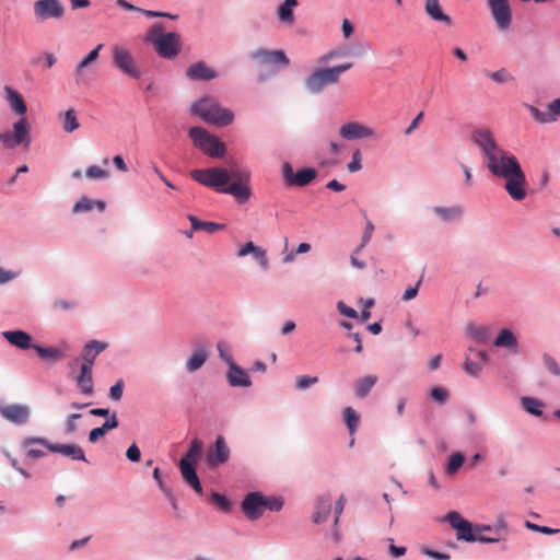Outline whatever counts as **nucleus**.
<instances>
[{
    "instance_id": "nucleus-1",
    "label": "nucleus",
    "mask_w": 560,
    "mask_h": 560,
    "mask_svg": "<svg viewBox=\"0 0 560 560\" xmlns=\"http://www.w3.org/2000/svg\"><path fill=\"white\" fill-rule=\"evenodd\" d=\"M471 140L478 145L487 161L489 172L505 179L504 189L515 201L526 198V176L515 155L503 150L489 129H476Z\"/></svg>"
},
{
    "instance_id": "nucleus-2",
    "label": "nucleus",
    "mask_w": 560,
    "mask_h": 560,
    "mask_svg": "<svg viewBox=\"0 0 560 560\" xmlns=\"http://www.w3.org/2000/svg\"><path fill=\"white\" fill-rule=\"evenodd\" d=\"M5 91L8 93V100L12 109L20 115H24L27 110V107L22 95L10 88H5ZM0 140L3 143V147L7 149H13L20 144H22L24 148H28L31 143V137L26 118L22 116L16 122H14L12 132L5 131L0 133Z\"/></svg>"
},
{
    "instance_id": "nucleus-3",
    "label": "nucleus",
    "mask_w": 560,
    "mask_h": 560,
    "mask_svg": "<svg viewBox=\"0 0 560 560\" xmlns=\"http://www.w3.org/2000/svg\"><path fill=\"white\" fill-rule=\"evenodd\" d=\"M191 112L203 121L219 127H225L234 120L232 110L222 107L212 97H203L191 106Z\"/></svg>"
},
{
    "instance_id": "nucleus-4",
    "label": "nucleus",
    "mask_w": 560,
    "mask_h": 560,
    "mask_svg": "<svg viewBox=\"0 0 560 560\" xmlns=\"http://www.w3.org/2000/svg\"><path fill=\"white\" fill-rule=\"evenodd\" d=\"M147 39L153 46L160 57L173 59L180 51V37L177 33H163L161 23L154 24L147 34Z\"/></svg>"
},
{
    "instance_id": "nucleus-5",
    "label": "nucleus",
    "mask_w": 560,
    "mask_h": 560,
    "mask_svg": "<svg viewBox=\"0 0 560 560\" xmlns=\"http://www.w3.org/2000/svg\"><path fill=\"white\" fill-rule=\"evenodd\" d=\"M351 67L352 63H343L332 68L316 69L305 79V85L312 93H319L327 85L337 83L341 73Z\"/></svg>"
},
{
    "instance_id": "nucleus-6",
    "label": "nucleus",
    "mask_w": 560,
    "mask_h": 560,
    "mask_svg": "<svg viewBox=\"0 0 560 560\" xmlns=\"http://www.w3.org/2000/svg\"><path fill=\"white\" fill-rule=\"evenodd\" d=\"M189 137L197 148L211 158H221L225 154V144L202 127H191Z\"/></svg>"
},
{
    "instance_id": "nucleus-7",
    "label": "nucleus",
    "mask_w": 560,
    "mask_h": 560,
    "mask_svg": "<svg viewBox=\"0 0 560 560\" xmlns=\"http://www.w3.org/2000/svg\"><path fill=\"white\" fill-rule=\"evenodd\" d=\"M194 180L199 184L214 188L221 192V189L228 185L231 179V173L228 170L221 167H210L205 170H194L190 173Z\"/></svg>"
},
{
    "instance_id": "nucleus-8",
    "label": "nucleus",
    "mask_w": 560,
    "mask_h": 560,
    "mask_svg": "<svg viewBox=\"0 0 560 560\" xmlns=\"http://www.w3.org/2000/svg\"><path fill=\"white\" fill-rule=\"evenodd\" d=\"M249 173L244 170H233L231 172V178L234 182L221 189V192L232 195L240 203L246 202L250 196L252 190L248 185L249 183Z\"/></svg>"
},
{
    "instance_id": "nucleus-9",
    "label": "nucleus",
    "mask_w": 560,
    "mask_h": 560,
    "mask_svg": "<svg viewBox=\"0 0 560 560\" xmlns=\"http://www.w3.org/2000/svg\"><path fill=\"white\" fill-rule=\"evenodd\" d=\"M112 57L115 67L124 74L132 79H139L141 77V72L137 67L131 52L127 48L113 46Z\"/></svg>"
},
{
    "instance_id": "nucleus-10",
    "label": "nucleus",
    "mask_w": 560,
    "mask_h": 560,
    "mask_svg": "<svg viewBox=\"0 0 560 560\" xmlns=\"http://www.w3.org/2000/svg\"><path fill=\"white\" fill-rule=\"evenodd\" d=\"M108 347V343L100 340H92L88 342L81 352L80 358H75L69 362V366L73 370L77 366L93 368L96 357Z\"/></svg>"
},
{
    "instance_id": "nucleus-11",
    "label": "nucleus",
    "mask_w": 560,
    "mask_h": 560,
    "mask_svg": "<svg viewBox=\"0 0 560 560\" xmlns=\"http://www.w3.org/2000/svg\"><path fill=\"white\" fill-rule=\"evenodd\" d=\"M282 175L287 185L304 187L316 177V171L312 167H304L294 174L292 165L284 163L282 166Z\"/></svg>"
},
{
    "instance_id": "nucleus-12",
    "label": "nucleus",
    "mask_w": 560,
    "mask_h": 560,
    "mask_svg": "<svg viewBox=\"0 0 560 560\" xmlns=\"http://www.w3.org/2000/svg\"><path fill=\"white\" fill-rule=\"evenodd\" d=\"M493 20L501 31H505L512 23V10L508 0H488Z\"/></svg>"
},
{
    "instance_id": "nucleus-13",
    "label": "nucleus",
    "mask_w": 560,
    "mask_h": 560,
    "mask_svg": "<svg viewBox=\"0 0 560 560\" xmlns=\"http://www.w3.org/2000/svg\"><path fill=\"white\" fill-rule=\"evenodd\" d=\"M230 458V448L222 435H218L215 442L207 452L206 462L210 468L218 467L226 463Z\"/></svg>"
},
{
    "instance_id": "nucleus-14",
    "label": "nucleus",
    "mask_w": 560,
    "mask_h": 560,
    "mask_svg": "<svg viewBox=\"0 0 560 560\" xmlns=\"http://www.w3.org/2000/svg\"><path fill=\"white\" fill-rule=\"evenodd\" d=\"M249 57L258 66L282 65V66L287 67L290 62L283 50H268V49L259 48V49L252 51Z\"/></svg>"
},
{
    "instance_id": "nucleus-15",
    "label": "nucleus",
    "mask_w": 560,
    "mask_h": 560,
    "mask_svg": "<svg viewBox=\"0 0 560 560\" xmlns=\"http://www.w3.org/2000/svg\"><path fill=\"white\" fill-rule=\"evenodd\" d=\"M65 9L59 0H37L34 3V13L40 21L47 19H59L63 15Z\"/></svg>"
},
{
    "instance_id": "nucleus-16",
    "label": "nucleus",
    "mask_w": 560,
    "mask_h": 560,
    "mask_svg": "<svg viewBox=\"0 0 560 560\" xmlns=\"http://www.w3.org/2000/svg\"><path fill=\"white\" fill-rule=\"evenodd\" d=\"M265 497L259 492L248 493L242 502L243 513L252 521L259 518L265 511Z\"/></svg>"
},
{
    "instance_id": "nucleus-17",
    "label": "nucleus",
    "mask_w": 560,
    "mask_h": 560,
    "mask_svg": "<svg viewBox=\"0 0 560 560\" xmlns=\"http://www.w3.org/2000/svg\"><path fill=\"white\" fill-rule=\"evenodd\" d=\"M0 415L9 422L24 424L30 418V408L24 405H0Z\"/></svg>"
},
{
    "instance_id": "nucleus-18",
    "label": "nucleus",
    "mask_w": 560,
    "mask_h": 560,
    "mask_svg": "<svg viewBox=\"0 0 560 560\" xmlns=\"http://www.w3.org/2000/svg\"><path fill=\"white\" fill-rule=\"evenodd\" d=\"M339 135L346 140L372 138L375 129L360 122H348L340 127Z\"/></svg>"
},
{
    "instance_id": "nucleus-19",
    "label": "nucleus",
    "mask_w": 560,
    "mask_h": 560,
    "mask_svg": "<svg viewBox=\"0 0 560 560\" xmlns=\"http://www.w3.org/2000/svg\"><path fill=\"white\" fill-rule=\"evenodd\" d=\"M457 539L465 541H479V542H497L498 538L485 537L480 534H476L472 529V525L467 521L456 525Z\"/></svg>"
},
{
    "instance_id": "nucleus-20",
    "label": "nucleus",
    "mask_w": 560,
    "mask_h": 560,
    "mask_svg": "<svg viewBox=\"0 0 560 560\" xmlns=\"http://www.w3.org/2000/svg\"><path fill=\"white\" fill-rule=\"evenodd\" d=\"M196 464L187 460H179L178 467L184 481L189 485L197 493H202V487L196 472Z\"/></svg>"
},
{
    "instance_id": "nucleus-21",
    "label": "nucleus",
    "mask_w": 560,
    "mask_h": 560,
    "mask_svg": "<svg viewBox=\"0 0 560 560\" xmlns=\"http://www.w3.org/2000/svg\"><path fill=\"white\" fill-rule=\"evenodd\" d=\"M22 445L25 448L26 456L36 459L45 455V451L36 447V445L44 446L49 451V445H51V443L43 438H26L22 442Z\"/></svg>"
},
{
    "instance_id": "nucleus-22",
    "label": "nucleus",
    "mask_w": 560,
    "mask_h": 560,
    "mask_svg": "<svg viewBox=\"0 0 560 560\" xmlns=\"http://www.w3.org/2000/svg\"><path fill=\"white\" fill-rule=\"evenodd\" d=\"M80 392L85 396H92L94 393V384L92 377V369L89 366H80V373L74 376Z\"/></svg>"
},
{
    "instance_id": "nucleus-23",
    "label": "nucleus",
    "mask_w": 560,
    "mask_h": 560,
    "mask_svg": "<svg viewBox=\"0 0 560 560\" xmlns=\"http://www.w3.org/2000/svg\"><path fill=\"white\" fill-rule=\"evenodd\" d=\"M424 11L435 22H441L448 26L453 23L451 16L443 12L440 0H425Z\"/></svg>"
},
{
    "instance_id": "nucleus-24",
    "label": "nucleus",
    "mask_w": 560,
    "mask_h": 560,
    "mask_svg": "<svg viewBox=\"0 0 560 560\" xmlns=\"http://www.w3.org/2000/svg\"><path fill=\"white\" fill-rule=\"evenodd\" d=\"M331 510V497L325 494L318 498L315 504V512L312 520L315 524L324 523L328 520Z\"/></svg>"
},
{
    "instance_id": "nucleus-25",
    "label": "nucleus",
    "mask_w": 560,
    "mask_h": 560,
    "mask_svg": "<svg viewBox=\"0 0 560 560\" xmlns=\"http://www.w3.org/2000/svg\"><path fill=\"white\" fill-rule=\"evenodd\" d=\"M2 336L12 345L19 349L26 350L33 348L32 337L23 330H8L3 331Z\"/></svg>"
},
{
    "instance_id": "nucleus-26",
    "label": "nucleus",
    "mask_w": 560,
    "mask_h": 560,
    "mask_svg": "<svg viewBox=\"0 0 560 560\" xmlns=\"http://www.w3.org/2000/svg\"><path fill=\"white\" fill-rule=\"evenodd\" d=\"M49 451L52 453H59L65 456H69L74 460L86 462L83 450L74 444H52L49 445Z\"/></svg>"
},
{
    "instance_id": "nucleus-27",
    "label": "nucleus",
    "mask_w": 560,
    "mask_h": 560,
    "mask_svg": "<svg viewBox=\"0 0 560 560\" xmlns=\"http://www.w3.org/2000/svg\"><path fill=\"white\" fill-rule=\"evenodd\" d=\"M187 77L191 80H212L215 78V72L207 67V65L203 61H198L196 63H192L190 67H188Z\"/></svg>"
},
{
    "instance_id": "nucleus-28",
    "label": "nucleus",
    "mask_w": 560,
    "mask_h": 560,
    "mask_svg": "<svg viewBox=\"0 0 560 560\" xmlns=\"http://www.w3.org/2000/svg\"><path fill=\"white\" fill-rule=\"evenodd\" d=\"M228 380L231 386L237 387H248L250 386V380L246 372L238 368L235 363H231L229 373H228Z\"/></svg>"
},
{
    "instance_id": "nucleus-29",
    "label": "nucleus",
    "mask_w": 560,
    "mask_h": 560,
    "mask_svg": "<svg viewBox=\"0 0 560 560\" xmlns=\"http://www.w3.org/2000/svg\"><path fill=\"white\" fill-rule=\"evenodd\" d=\"M208 359V351L205 346H198L186 363L188 372H195L199 370Z\"/></svg>"
},
{
    "instance_id": "nucleus-30",
    "label": "nucleus",
    "mask_w": 560,
    "mask_h": 560,
    "mask_svg": "<svg viewBox=\"0 0 560 560\" xmlns=\"http://www.w3.org/2000/svg\"><path fill=\"white\" fill-rule=\"evenodd\" d=\"M377 382V376L366 375L354 383V393L358 398H364Z\"/></svg>"
},
{
    "instance_id": "nucleus-31",
    "label": "nucleus",
    "mask_w": 560,
    "mask_h": 560,
    "mask_svg": "<svg viewBox=\"0 0 560 560\" xmlns=\"http://www.w3.org/2000/svg\"><path fill=\"white\" fill-rule=\"evenodd\" d=\"M192 231H206L210 234L215 233L224 228L223 224L215 222L201 221L195 215H188Z\"/></svg>"
},
{
    "instance_id": "nucleus-32",
    "label": "nucleus",
    "mask_w": 560,
    "mask_h": 560,
    "mask_svg": "<svg viewBox=\"0 0 560 560\" xmlns=\"http://www.w3.org/2000/svg\"><path fill=\"white\" fill-rule=\"evenodd\" d=\"M298 4V0H284L279 7L277 15L280 22L292 24L294 22L293 8Z\"/></svg>"
},
{
    "instance_id": "nucleus-33",
    "label": "nucleus",
    "mask_w": 560,
    "mask_h": 560,
    "mask_svg": "<svg viewBox=\"0 0 560 560\" xmlns=\"http://www.w3.org/2000/svg\"><path fill=\"white\" fill-rule=\"evenodd\" d=\"M33 349L42 359H48L50 361H59L65 357V352L62 350L54 347H42L39 345H34Z\"/></svg>"
},
{
    "instance_id": "nucleus-34",
    "label": "nucleus",
    "mask_w": 560,
    "mask_h": 560,
    "mask_svg": "<svg viewBox=\"0 0 560 560\" xmlns=\"http://www.w3.org/2000/svg\"><path fill=\"white\" fill-rule=\"evenodd\" d=\"M493 345L499 348H515L517 340L510 329H502L494 339Z\"/></svg>"
},
{
    "instance_id": "nucleus-35",
    "label": "nucleus",
    "mask_w": 560,
    "mask_h": 560,
    "mask_svg": "<svg viewBox=\"0 0 560 560\" xmlns=\"http://www.w3.org/2000/svg\"><path fill=\"white\" fill-rule=\"evenodd\" d=\"M202 441L199 439H194L190 442L189 448L187 453L182 457L180 460H187L188 463L197 464L202 453Z\"/></svg>"
},
{
    "instance_id": "nucleus-36",
    "label": "nucleus",
    "mask_w": 560,
    "mask_h": 560,
    "mask_svg": "<svg viewBox=\"0 0 560 560\" xmlns=\"http://www.w3.org/2000/svg\"><path fill=\"white\" fill-rule=\"evenodd\" d=\"M343 419L349 433L351 435L354 434L360 423V416L352 407H346L343 409Z\"/></svg>"
},
{
    "instance_id": "nucleus-37",
    "label": "nucleus",
    "mask_w": 560,
    "mask_h": 560,
    "mask_svg": "<svg viewBox=\"0 0 560 560\" xmlns=\"http://www.w3.org/2000/svg\"><path fill=\"white\" fill-rule=\"evenodd\" d=\"M466 331L477 342H486L489 338V328L486 326L470 324Z\"/></svg>"
},
{
    "instance_id": "nucleus-38",
    "label": "nucleus",
    "mask_w": 560,
    "mask_h": 560,
    "mask_svg": "<svg viewBox=\"0 0 560 560\" xmlns=\"http://www.w3.org/2000/svg\"><path fill=\"white\" fill-rule=\"evenodd\" d=\"M79 121L73 108L68 109L62 117V128L66 132H73L79 128Z\"/></svg>"
},
{
    "instance_id": "nucleus-39",
    "label": "nucleus",
    "mask_w": 560,
    "mask_h": 560,
    "mask_svg": "<svg viewBox=\"0 0 560 560\" xmlns=\"http://www.w3.org/2000/svg\"><path fill=\"white\" fill-rule=\"evenodd\" d=\"M523 408L530 415L540 416L542 413V404L536 398L523 397Z\"/></svg>"
},
{
    "instance_id": "nucleus-40",
    "label": "nucleus",
    "mask_w": 560,
    "mask_h": 560,
    "mask_svg": "<svg viewBox=\"0 0 560 560\" xmlns=\"http://www.w3.org/2000/svg\"><path fill=\"white\" fill-rule=\"evenodd\" d=\"M103 48V44H98L94 49H92L89 55L77 66L75 74L81 75L83 69L88 67L91 62L95 61L98 57L100 50Z\"/></svg>"
},
{
    "instance_id": "nucleus-41",
    "label": "nucleus",
    "mask_w": 560,
    "mask_h": 560,
    "mask_svg": "<svg viewBox=\"0 0 560 560\" xmlns=\"http://www.w3.org/2000/svg\"><path fill=\"white\" fill-rule=\"evenodd\" d=\"M465 460V457L460 453H454L450 456L447 466H446V472L448 475H454L457 472V470L463 466Z\"/></svg>"
},
{
    "instance_id": "nucleus-42",
    "label": "nucleus",
    "mask_w": 560,
    "mask_h": 560,
    "mask_svg": "<svg viewBox=\"0 0 560 560\" xmlns=\"http://www.w3.org/2000/svg\"><path fill=\"white\" fill-rule=\"evenodd\" d=\"M434 212L439 217H441L442 219H444L446 221L462 215V209L459 207H452V208L435 207Z\"/></svg>"
},
{
    "instance_id": "nucleus-43",
    "label": "nucleus",
    "mask_w": 560,
    "mask_h": 560,
    "mask_svg": "<svg viewBox=\"0 0 560 560\" xmlns=\"http://www.w3.org/2000/svg\"><path fill=\"white\" fill-rule=\"evenodd\" d=\"M526 107L530 112L532 116L538 122L545 124V122H550V121L555 120V117H553V115L551 114L550 110L549 112H541V110H539L537 107H535L533 105H526Z\"/></svg>"
},
{
    "instance_id": "nucleus-44",
    "label": "nucleus",
    "mask_w": 560,
    "mask_h": 560,
    "mask_svg": "<svg viewBox=\"0 0 560 560\" xmlns=\"http://www.w3.org/2000/svg\"><path fill=\"white\" fill-rule=\"evenodd\" d=\"M464 370L467 374L471 376H477L479 372L481 371V363L475 362L470 355L468 354L466 357V360L464 362Z\"/></svg>"
},
{
    "instance_id": "nucleus-45",
    "label": "nucleus",
    "mask_w": 560,
    "mask_h": 560,
    "mask_svg": "<svg viewBox=\"0 0 560 560\" xmlns=\"http://www.w3.org/2000/svg\"><path fill=\"white\" fill-rule=\"evenodd\" d=\"M93 208H94V201H92L88 197H82L73 206V212L74 213L88 212V211H91Z\"/></svg>"
},
{
    "instance_id": "nucleus-46",
    "label": "nucleus",
    "mask_w": 560,
    "mask_h": 560,
    "mask_svg": "<svg viewBox=\"0 0 560 560\" xmlns=\"http://www.w3.org/2000/svg\"><path fill=\"white\" fill-rule=\"evenodd\" d=\"M318 382L317 376L301 375L296 377V387L301 390L308 388L310 386Z\"/></svg>"
},
{
    "instance_id": "nucleus-47",
    "label": "nucleus",
    "mask_w": 560,
    "mask_h": 560,
    "mask_svg": "<svg viewBox=\"0 0 560 560\" xmlns=\"http://www.w3.org/2000/svg\"><path fill=\"white\" fill-rule=\"evenodd\" d=\"M124 382L118 380L115 385L109 388L108 397L114 401H119L122 397Z\"/></svg>"
},
{
    "instance_id": "nucleus-48",
    "label": "nucleus",
    "mask_w": 560,
    "mask_h": 560,
    "mask_svg": "<svg viewBox=\"0 0 560 560\" xmlns=\"http://www.w3.org/2000/svg\"><path fill=\"white\" fill-rule=\"evenodd\" d=\"M211 501L212 503L217 504L222 511L228 512L231 510L230 501L220 493L213 492L211 494Z\"/></svg>"
},
{
    "instance_id": "nucleus-49",
    "label": "nucleus",
    "mask_w": 560,
    "mask_h": 560,
    "mask_svg": "<svg viewBox=\"0 0 560 560\" xmlns=\"http://www.w3.org/2000/svg\"><path fill=\"white\" fill-rule=\"evenodd\" d=\"M86 176L91 179L107 178L108 173L97 165H91L86 170Z\"/></svg>"
},
{
    "instance_id": "nucleus-50",
    "label": "nucleus",
    "mask_w": 560,
    "mask_h": 560,
    "mask_svg": "<svg viewBox=\"0 0 560 560\" xmlns=\"http://www.w3.org/2000/svg\"><path fill=\"white\" fill-rule=\"evenodd\" d=\"M350 173L358 172L362 168V155L360 150H355L352 154L351 162L347 165Z\"/></svg>"
},
{
    "instance_id": "nucleus-51",
    "label": "nucleus",
    "mask_w": 560,
    "mask_h": 560,
    "mask_svg": "<svg viewBox=\"0 0 560 560\" xmlns=\"http://www.w3.org/2000/svg\"><path fill=\"white\" fill-rule=\"evenodd\" d=\"M544 363H545L547 370L551 374H553L556 376H560V368H559L557 361L552 357H550L549 354H545L544 355Z\"/></svg>"
},
{
    "instance_id": "nucleus-52",
    "label": "nucleus",
    "mask_w": 560,
    "mask_h": 560,
    "mask_svg": "<svg viewBox=\"0 0 560 560\" xmlns=\"http://www.w3.org/2000/svg\"><path fill=\"white\" fill-rule=\"evenodd\" d=\"M283 506V502L280 499L273 497H265V510L280 511Z\"/></svg>"
},
{
    "instance_id": "nucleus-53",
    "label": "nucleus",
    "mask_w": 560,
    "mask_h": 560,
    "mask_svg": "<svg viewBox=\"0 0 560 560\" xmlns=\"http://www.w3.org/2000/svg\"><path fill=\"white\" fill-rule=\"evenodd\" d=\"M44 60V66L46 68H51L56 63V57L50 52H45L43 56H39L33 59V65H39Z\"/></svg>"
},
{
    "instance_id": "nucleus-54",
    "label": "nucleus",
    "mask_w": 560,
    "mask_h": 560,
    "mask_svg": "<svg viewBox=\"0 0 560 560\" xmlns=\"http://www.w3.org/2000/svg\"><path fill=\"white\" fill-rule=\"evenodd\" d=\"M488 77L497 83H504V82L512 80V77L504 69H500L495 72H491V73H489Z\"/></svg>"
},
{
    "instance_id": "nucleus-55",
    "label": "nucleus",
    "mask_w": 560,
    "mask_h": 560,
    "mask_svg": "<svg viewBox=\"0 0 560 560\" xmlns=\"http://www.w3.org/2000/svg\"><path fill=\"white\" fill-rule=\"evenodd\" d=\"M431 397L440 404H444L447 400L448 393L442 387H434L431 390Z\"/></svg>"
},
{
    "instance_id": "nucleus-56",
    "label": "nucleus",
    "mask_w": 560,
    "mask_h": 560,
    "mask_svg": "<svg viewBox=\"0 0 560 560\" xmlns=\"http://www.w3.org/2000/svg\"><path fill=\"white\" fill-rule=\"evenodd\" d=\"M126 456L127 458L130 460V462H133V463H137L140 460V457H141V453H140V450L139 447L137 446L136 443L131 444L127 452H126Z\"/></svg>"
},
{
    "instance_id": "nucleus-57",
    "label": "nucleus",
    "mask_w": 560,
    "mask_h": 560,
    "mask_svg": "<svg viewBox=\"0 0 560 560\" xmlns=\"http://www.w3.org/2000/svg\"><path fill=\"white\" fill-rule=\"evenodd\" d=\"M526 527L532 530L539 532V533L547 534V535L556 534L559 532V529L550 528L547 526H540L537 524H533L530 522H526Z\"/></svg>"
},
{
    "instance_id": "nucleus-58",
    "label": "nucleus",
    "mask_w": 560,
    "mask_h": 560,
    "mask_svg": "<svg viewBox=\"0 0 560 560\" xmlns=\"http://www.w3.org/2000/svg\"><path fill=\"white\" fill-rule=\"evenodd\" d=\"M337 307H338V311L342 315H345L349 318H359L358 312L355 310L347 306L343 302H338Z\"/></svg>"
},
{
    "instance_id": "nucleus-59",
    "label": "nucleus",
    "mask_w": 560,
    "mask_h": 560,
    "mask_svg": "<svg viewBox=\"0 0 560 560\" xmlns=\"http://www.w3.org/2000/svg\"><path fill=\"white\" fill-rule=\"evenodd\" d=\"M81 418L80 413H72L67 418L66 421V431L69 434H72L77 430L75 421Z\"/></svg>"
},
{
    "instance_id": "nucleus-60",
    "label": "nucleus",
    "mask_w": 560,
    "mask_h": 560,
    "mask_svg": "<svg viewBox=\"0 0 560 560\" xmlns=\"http://www.w3.org/2000/svg\"><path fill=\"white\" fill-rule=\"evenodd\" d=\"M253 255L264 269L268 268V258L265 249L258 247Z\"/></svg>"
},
{
    "instance_id": "nucleus-61",
    "label": "nucleus",
    "mask_w": 560,
    "mask_h": 560,
    "mask_svg": "<svg viewBox=\"0 0 560 560\" xmlns=\"http://www.w3.org/2000/svg\"><path fill=\"white\" fill-rule=\"evenodd\" d=\"M373 231H374V225L371 221H368L366 222V226H365V231H364V234L362 236V243L361 245L359 246L358 250H360L362 247L365 246V244L371 240L372 237V234H373Z\"/></svg>"
},
{
    "instance_id": "nucleus-62",
    "label": "nucleus",
    "mask_w": 560,
    "mask_h": 560,
    "mask_svg": "<svg viewBox=\"0 0 560 560\" xmlns=\"http://www.w3.org/2000/svg\"><path fill=\"white\" fill-rule=\"evenodd\" d=\"M217 347H218L220 358L222 360H224L229 364V366H231V363H234V362L232 360V357L226 351V345L224 342L220 341V342H218Z\"/></svg>"
},
{
    "instance_id": "nucleus-63",
    "label": "nucleus",
    "mask_w": 560,
    "mask_h": 560,
    "mask_svg": "<svg viewBox=\"0 0 560 560\" xmlns=\"http://www.w3.org/2000/svg\"><path fill=\"white\" fill-rule=\"evenodd\" d=\"M446 520L448 521V523L451 524V526L456 529V525L460 524V523H465L467 522L466 520H464L459 513L457 512H450L447 515H446Z\"/></svg>"
},
{
    "instance_id": "nucleus-64",
    "label": "nucleus",
    "mask_w": 560,
    "mask_h": 560,
    "mask_svg": "<svg viewBox=\"0 0 560 560\" xmlns=\"http://www.w3.org/2000/svg\"><path fill=\"white\" fill-rule=\"evenodd\" d=\"M106 434V431L103 429V427L95 428L90 431L89 433V441L91 443L97 442L101 438H103Z\"/></svg>"
}]
</instances>
